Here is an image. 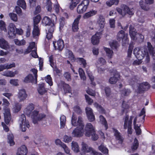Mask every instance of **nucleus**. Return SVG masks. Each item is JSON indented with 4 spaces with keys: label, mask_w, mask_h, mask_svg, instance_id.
Segmentation results:
<instances>
[{
    "label": "nucleus",
    "mask_w": 155,
    "mask_h": 155,
    "mask_svg": "<svg viewBox=\"0 0 155 155\" xmlns=\"http://www.w3.org/2000/svg\"><path fill=\"white\" fill-rule=\"evenodd\" d=\"M148 50L144 48L143 49L139 47L136 48L134 50V54L137 59L134 61L133 63L134 65L140 64L142 62L141 60L145 57V62L148 63L150 61L149 54L151 55L153 59H155V51L154 50L151 44L149 42L147 43Z\"/></svg>",
    "instance_id": "nucleus-1"
},
{
    "label": "nucleus",
    "mask_w": 155,
    "mask_h": 155,
    "mask_svg": "<svg viewBox=\"0 0 155 155\" xmlns=\"http://www.w3.org/2000/svg\"><path fill=\"white\" fill-rule=\"evenodd\" d=\"M31 117L32 119L33 123L36 124L38 123L39 121L45 120L46 116L44 114H39L38 111L34 110L32 113Z\"/></svg>",
    "instance_id": "nucleus-2"
},
{
    "label": "nucleus",
    "mask_w": 155,
    "mask_h": 155,
    "mask_svg": "<svg viewBox=\"0 0 155 155\" xmlns=\"http://www.w3.org/2000/svg\"><path fill=\"white\" fill-rule=\"evenodd\" d=\"M18 123L20 128L23 132H25L30 126L28 121L26 120L25 115L24 114H22L20 117Z\"/></svg>",
    "instance_id": "nucleus-3"
},
{
    "label": "nucleus",
    "mask_w": 155,
    "mask_h": 155,
    "mask_svg": "<svg viewBox=\"0 0 155 155\" xmlns=\"http://www.w3.org/2000/svg\"><path fill=\"white\" fill-rule=\"evenodd\" d=\"M128 35L122 31H120L117 34V39L119 41L122 40L123 46H127L128 44Z\"/></svg>",
    "instance_id": "nucleus-4"
},
{
    "label": "nucleus",
    "mask_w": 155,
    "mask_h": 155,
    "mask_svg": "<svg viewBox=\"0 0 155 155\" xmlns=\"http://www.w3.org/2000/svg\"><path fill=\"white\" fill-rule=\"evenodd\" d=\"M133 118V116H130V119H129L128 116H126L125 119L124 123V128L125 129L128 128V133L129 134H131L132 133L131 125Z\"/></svg>",
    "instance_id": "nucleus-5"
},
{
    "label": "nucleus",
    "mask_w": 155,
    "mask_h": 155,
    "mask_svg": "<svg viewBox=\"0 0 155 155\" xmlns=\"http://www.w3.org/2000/svg\"><path fill=\"white\" fill-rule=\"evenodd\" d=\"M71 124L74 126H78L79 127H84V125L83 123L82 118L79 117L77 120V117L75 116L74 113H73L71 119Z\"/></svg>",
    "instance_id": "nucleus-6"
},
{
    "label": "nucleus",
    "mask_w": 155,
    "mask_h": 155,
    "mask_svg": "<svg viewBox=\"0 0 155 155\" xmlns=\"http://www.w3.org/2000/svg\"><path fill=\"white\" fill-rule=\"evenodd\" d=\"M84 131V134L86 137H90L91 133H93L92 136L94 135V131H95L94 127L90 123H88L86 124Z\"/></svg>",
    "instance_id": "nucleus-7"
},
{
    "label": "nucleus",
    "mask_w": 155,
    "mask_h": 155,
    "mask_svg": "<svg viewBox=\"0 0 155 155\" xmlns=\"http://www.w3.org/2000/svg\"><path fill=\"white\" fill-rule=\"evenodd\" d=\"M81 150L85 153L91 152V154L93 155H98L99 154L97 152L94 150L84 142L81 143Z\"/></svg>",
    "instance_id": "nucleus-8"
},
{
    "label": "nucleus",
    "mask_w": 155,
    "mask_h": 155,
    "mask_svg": "<svg viewBox=\"0 0 155 155\" xmlns=\"http://www.w3.org/2000/svg\"><path fill=\"white\" fill-rule=\"evenodd\" d=\"M84 127H77L72 132V137H79L82 136L84 133Z\"/></svg>",
    "instance_id": "nucleus-9"
},
{
    "label": "nucleus",
    "mask_w": 155,
    "mask_h": 155,
    "mask_svg": "<svg viewBox=\"0 0 155 155\" xmlns=\"http://www.w3.org/2000/svg\"><path fill=\"white\" fill-rule=\"evenodd\" d=\"M16 27L15 24L11 23L9 25L8 27V35L9 38H12L15 37V35Z\"/></svg>",
    "instance_id": "nucleus-10"
},
{
    "label": "nucleus",
    "mask_w": 155,
    "mask_h": 155,
    "mask_svg": "<svg viewBox=\"0 0 155 155\" xmlns=\"http://www.w3.org/2000/svg\"><path fill=\"white\" fill-rule=\"evenodd\" d=\"M17 97L19 102L24 101L27 97V94L24 89L20 90L18 93Z\"/></svg>",
    "instance_id": "nucleus-11"
},
{
    "label": "nucleus",
    "mask_w": 155,
    "mask_h": 155,
    "mask_svg": "<svg viewBox=\"0 0 155 155\" xmlns=\"http://www.w3.org/2000/svg\"><path fill=\"white\" fill-rule=\"evenodd\" d=\"M101 35V32H97L91 38V43L93 45L98 44L99 42V40L101 38L100 36Z\"/></svg>",
    "instance_id": "nucleus-12"
},
{
    "label": "nucleus",
    "mask_w": 155,
    "mask_h": 155,
    "mask_svg": "<svg viewBox=\"0 0 155 155\" xmlns=\"http://www.w3.org/2000/svg\"><path fill=\"white\" fill-rule=\"evenodd\" d=\"M53 44L55 50H62L64 47L63 41L62 40L59 39L57 42H53Z\"/></svg>",
    "instance_id": "nucleus-13"
},
{
    "label": "nucleus",
    "mask_w": 155,
    "mask_h": 155,
    "mask_svg": "<svg viewBox=\"0 0 155 155\" xmlns=\"http://www.w3.org/2000/svg\"><path fill=\"white\" fill-rule=\"evenodd\" d=\"M55 29L54 24H52V26H49L47 28L48 31L47 33L46 37L48 39H51L52 37L53 33Z\"/></svg>",
    "instance_id": "nucleus-14"
},
{
    "label": "nucleus",
    "mask_w": 155,
    "mask_h": 155,
    "mask_svg": "<svg viewBox=\"0 0 155 155\" xmlns=\"http://www.w3.org/2000/svg\"><path fill=\"white\" fill-rule=\"evenodd\" d=\"M129 28V33L131 39L134 40L137 39V35L138 34L135 31L134 27L132 25H130Z\"/></svg>",
    "instance_id": "nucleus-15"
},
{
    "label": "nucleus",
    "mask_w": 155,
    "mask_h": 155,
    "mask_svg": "<svg viewBox=\"0 0 155 155\" xmlns=\"http://www.w3.org/2000/svg\"><path fill=\"white\" fill-rule=\"evenodd\" d=\"M28 150L24 145L21 146L17 150L16 155H27Z\"/></svg>",
    "instance_id": "nucleus-16"
},
{
    "label": "nucleus",
    "mask_w": 155,
    "mask_h": 155,
    "mask_svg": "<svg viewBox=\"0 0 155 155\" xmlns=\"http://www.w3.org/2000/svg\"><path fill=\"white\" fill-rule=\"evenodd\" d=\"M4 116L5 122L7 124H8L11 120V114L10 110L9 109H5Z\"/></svg>",
    "instance_id": "nucleus-17"
},
{
    "label": "nucleus",
    "mask_w": 155,
    "mask_h": 155,
    "mask_svg": "<svg viewBox=\"0 0 155 155\" xmlns=\"http://www.w3.org/2000/svg\"><path fill=\"white\" fill-rule=\"evenodd\" d=\"M114 76L111 77L109 80V82L110 84H115L118 80L120 75L118 72L115 71L114 74Z\"/></svg>",
    "instance_id": "nucleus-18"
},
{
    "label": "nucleus",
    "mask_w": 155,
    "mask_h": 155,
    "mask_svg": "<svg viewBox=\"0 0 155 155\" xmlns=\"http://www.w3.org/2000/svg\"><path fill=\"white\" fill-rule=\"evenodd\" d=\"M37 91L38 93L43 95L47 92V89L45 87V84L42 83L38 85Z\"/></svg>",
    "instance_id": "nucleus-19"
},
{
    "label": "nucleus",
    "mask_w": 155,
    "mask_h": 155,
    "mask_svg": "<svg viewBox=\"0 0 155 155\" xmlns=\"http://www.w3.org/2000/svg\"><path fill=\"white\" fill-rule=\"evenodd\" d=\"M18 72L17 71H6L3 72L2 75L4 76L7 77H13L18 74Z\"/></svg>",
    "instance_id": "nucleus-20"
},
{
    "label": "nucleus",
    "mask_w": 155,
    "mask_h": 155,
    "mask_svg": "<svg viewBox=\"0 0 155 155\" xmlns=\"http://www.w3.org/2000/svg\"><path fill=\"white\" fill-rule=\"evenodd\" d=\"M0 47L5 50H7L9 48L8 42L3 38L0 39Z\"/></svg>",
    "instance_id": "nucleus-21"
},
{
    "label": "nucleus",
    "mask_w": 155,
    "mask_h": 155,
    "mask_svg": "<svg viewBox=\"0 0 155 155\" xmlns=\"http://www.w3.org/2000/svg\"><path fill=\"white\" fill-rule=\"evenodd\" d=\"M97 23L100 27V28H98V29H102L104 28L105 24V19L102 16L100 15L99 16L97 20Z\"/></svg>",
    "instance_id": "nucleus-22"
},
{
    "label": "nucleus",
    "mask_w": 155,
    "mask_h": 155,
    "mask_svg": "<svg viewBox=\"0 0 155 155\" xmlns=\"http://www.w3.org/2000/svg\"><path fill=\"white\" fill-rule=\"evenodd\" d=\"M81 17L80 16H79L74 20L72 26V30L74 32H76L78 30L79 21Z\"/></svg>",
    "instance_id": "nucleus-23"
},
{
    "label": "nucleus",
    "mask_w": 155,
    "mask_h": 155,
    "mask_svg": "<svg viewBox=\"0 0 155 155\" xmlns=\"http://www.w3.org/2000/svg\"><path fill=\"white\" fill-rule=\"evenodd\" d=\"M61 86L63 85V87L64 91L65 93H71V90L70 86L67 84H65L63 81H61ZM59 86L61 87V84H59Z\"/></svg>",
    "instance_id": "nucleus-24"
},
{
    "label": "nucleus",
    "mask_w": 155,
    "mask_h": 155,
    "mask_svg": "<svg viewBox=\"0 0 155 155\" xmlns=\"http://www.w3.org/2000/svg\"><path fill=\"white\" fill-rule=\"evenodd\" d=\"M71 148L74 153H77L79 151L80 148L78 143L76 142L73 141L71 143Z\"/></svg>",
    "instance_id": "nucleus-25"
},
{
    "label": "nucleus",
    "mask_w": 155,
    "mask_h": 155,
    "mask_svg": "<svg viewBox=\"0 0 155 155\" xmlns=\"http://www.w3.org/2000/svg\"><path fill=\"white\" fill-rule=\"evenodd\" d=\"M150 87L148 83L144 82L140 84L139 86V91L141 92L148 89Z\"/></svg>",
    "instance_id": "nucleus-26"
},
{
    "label": "nucleus",
    "mask_w": 155,
    "mask_h": 155,
    "mask_svg": "<svg viewBox=\"0 0 155 155\" xmlns=\"http://www.w3.org/2000/svg\"><path fill=\"white\" fill-rule=\"evenodd\" d=\"M123 8L125 15L126 13L130 15H132L134 14V9L133 8L130 9L127 6L124 5H123Z\"/></svg>",
    "instance_id": "nucleus-27"
},
{
    "label": "nucleus",
    "mask_w": 155,
    "mask_h": 155,
    "mask_svg": "<svg viewBox=\"0 0 155 155\" xmlns=\"http://www.w3.org/2000/svg\"><path fill=\"white\" fill-rule=\"evenodd\" d=\"M97 14V11L92 10L84 14L83 18L85 19H87Z\"/></svg>",
    "instance_id": "nucleus-28"
},
{
    "label": "nucleus",
    "mask_w": 155,
    "mask_h": 155,
    "mask_svg": "<svg viewBox=\"0 0 155 155\" xmlns=\"http://www.w3.org/2000/svg\"><path fill=\"white\" fill-rule=\"evenodd\" d=\"M33 49H36L35 44L34 42H32L30 44L29 46L25 51V54H27L29 53Z\"/></svg>",
    "instance_id": "nucleus-29"
},
{
    "label": "nucleus",
    "mask_w": 155,
    "mask_h": 155,
    "mask_svg": "<svg viewBox=\"0 0 155 155\" xmlns=\"http://www.w3.org/2000/svg\"><path fill=\"white\" fill-rule=\"evenodd\" d=\"M42 23L45 25H48L49 26H52L51 21L50 18L48 17L45 16L42 19Z\"/></svg>",
    "instance_id": "nucleus-30"
},
{
    "label": "nucleus",
    "mask_w": 155,
    "mask_h": 155,
    "mask_svg": "<svg viewBox=\"0 0 155 155\" xmlns=\"http://www.w3.org/2000/svg\"><path fill=\"white\" fill-rule=\"evenodd\" d=\"M64 54L66 58H69L72 61L74 60V58L72 51L67 49L65 51Z\"/></svg>",
    "instance_id": "nucleus-31"
},
{
    "label": "nucleus",
    "mask_w": 155,
    "mask_h": 155,
    "mask_svg": "<svg viewBox=\"0 0 155 155\" xmlns=\"http://www.w3.org/2000/svg\"><path fill=\"white\" fill-rule=\"evenodd\" d=\"M87 7L85 6H84L82 4H79L77 8V12L79 14H81L85 12L87 9Z\"/></svg>",
    "instance_id": "nucleus-32"
},
{
    "label": "nucleus",
    "mask_w": 155,
    "mask_h": 155,
    "mask_svg": "<svg viewBox=\"0 0 155 155\" xmlns=\"http://www.w3.org/2000/svg\"><path fill=\"white\" fill-rule=\"evenodd\" d=\"M17 5L21 7L23 9L25 10L26 8V5L24 0H18L17 2Z\"/></svg>",
    "instance_id": "nucleus-33"
},
{
    "label": "nucleus",
    "mask_w": 155,
    "mask_h": 155,
    "mask_svg": "<svg viewBox=\"0 0 155 155\" xmlns=\"http://www.w3.org/2000/svg\"><path fill=\"white\" fill-rule=\"evenodd\" d=\"M34 78L32 75L31 74H30L27 76L24 79V81L26 83H29L32 82L34 84H35L34 82H35V79L33 80Z\"/></svg>",
    "instance_id": "nucleus-34"
},
{
    "label": "nucleus",
    "mask_w": 155,
    "mask_h": 155,
    "mask_svg": "<svg viewBox=\"0 0 155 155\" xmlns=\"http://www.w3.org/2000/svg\"><path fill=\"white\" fill-rule=\"evenodd\" d=\"M2 71L5 69H8L11 68H12L15 67V64L14 63L10 64H5L1 65Z\"/></svg>",
    "instance_id": "nucleus-35"
},
{
    "label": "nucleus",
    "mask_w": 155,
    "mask_h": 155,
    "mask_svg": "<svg viewBox=\"0 0 155 155\" xmlns=\"http://www.w3.org/2000/svg\"><path fill=\"white\" fill-rule=\"evenodd\" d=\"M99 122L104 125L106 130L107 129L108 125L107 122L104 117L102 115H100L99 116Z\"/></svg>",
    "instance_id": "nucleus-36"
},
{
    "label": "nucleus",
    "mask_w": 155,
    "mask_h": 155,
    "mask_svg": "<svg viewBox=\"0 0 155 155\" xmlns=\"http://www.w3.org/2000/svg\"><path fill=\"white\" fill-rule=\"evenodd\" d=\"M34 109V105L32 104H30L25 109V111L27 114H30L31 115H32V112H31Z\"/></svg>",
    "instance_id": "nucleus-37"
},
{
    "label": "nucleus",
    "mask_w": 155,
    "mask_h": 155,
    "mask_svg": "<svg viewBox=\"0 0 155 155\" xmlns=\"http://www.w3.org/2000/svg\"><path fill=\"white\" fill-rule=\"evenodd\" d=\"M106 63V61L104 58H99L97 61L96 66L97 67H98V66H102L105 64Z\"/></svg>",
    "instance_id": "nucleus-38"
},
{
    "label": "nucleus",
    "mask_w": 155,
    "mask_h": 155,
    "mask_svg": "<svg viewBox=\"0 0 155 155\" xmlns=\"http://www.w3.org/2000/svg\"><path fill=\"white\" fill-rule=\"evenodd\" d=\"M139 4L141 8L144 10L148 11L150 9L149 6L146 5L145 2L143 0H141L139 2Z\"/></svg>",
    "instance_id": "nucleus-39"
},
{
    "label": "nucleus",
    "mask_w": 155,
    "mask_h": 155,
    "mask_svg": "<svg viewBox=\"0 0 155 155\" xmlns=\"http://www.w3.org/2000/svg\"><path fill=\"white\" fill-rule=\"evenodd\" d=\"M33 35L34 37L38 36L39 35V31L38 26L36 25L34 26L33 30Z\"/></svg>",
    "instance_id": "nucleus-40"
},
{
    "label": "nucleus",
    "mask_w": 155,
    "mask_h": 155,
    "mask_svg": "<svg viewBox=\"0 0 155 155\" xmlns=\"http://www.w3.org/2000/svg\"><path fill=\"white\" fill-rule=\"evenodd\" d=\"M41 19V17L39 15H38L35 17L33 18L34 26H38V24L40 22Z\"/></svg>",
    "instance_id": "nucleus-41"
},
{
    "label": "nucleus",
    "mask_w": 155,
    "mask_h": 155,
    "mask_svg": "<svg viewBox=\"0 0 155 155\" xmlns=\"http://www.w3.org/2000/svg\"><path fill=\"white\" fill-rule=\"evenodd\" d=\"M104 49L108 57L109 58H111L113 54V52L112 50H110V48L105 47H104Z\"/></svg>",
    "instance_id": "nucleus-42"
},
{
    "label": "nucleus",
    "mask_w": 155,
    "mask_h": 155,
    "mask_svg": "<svg viewBox=\"0 0 155 155\" xmlns=\"http://www.w3.org/2000/svg\"><path fill=\"white\" fill-rule=\"evenodd\" d=\"M66 118L64 115H62L60 117V127L61 128H63L65 126Z\"/></svg>",
    "instance_id": "nucleus-43"
},
{
    "label": "nucleus",
    "mask_w": 155,
    "mask_h": 155,
    "mask_svg": "<svg viewBox=\"0 0 155 155\" xmlns=\"http://www.w3.org/2000/svg\"><path fill=\"white\" fill-rule=\"evenodd\" d=\"M13 110L15 112H18L21 109V105L18 103H15L13 106Z\"/></svg>",
    "instance_id": "nucleus-44"
},
{
    "label": "nucleus",
    "mask_w": 155,
    "mask_h": 155,
    "mask_svg": "<svg viewBox=\"0 0 155 155\" xmlns=\"http://www.w3.org/2000/svg\"><path fill=\"white\" fill-rule=\"evenodd\" d=\"M145 110L144 108H143L142 110L139 115L138 116V117L139 118V119H140V120L139 121V122L142 121L144 120L145 116Z\"/></svg>",
    "instance_id": "nucleus-45"
},
{
    "label": "nucleus",
    "mask_w": 155,
    "mask_h": 155,
    "mask_svg": "<svg viewBox=\"0 0 155 155\" xmlns=\"http://www.w3.org/2000/svg\"><path fill=\"white\" fill-rule=\"evenodd\" d=\"M114 132V135L116 137L117 139L119 140L121 142L122 140L123 139L122 137L120 136V133L117 131V130L114 129L113 130Z\"/></svg>",
    "instance_id": "nucleus-46"
},
{
    "label": "nucleus",
    "mask_w": 155,
    "mask_h": 155,
    "mask_svg": "<svg viewBox=\"0 0 155 155\" xmlns=\"http://www.w3.org/2000/svg\"><path fill=\"white\" fill-rule=\"evenodd\" d=\"M99 150L104 154H107L108 152V149L103 145L101 144L99 147Z\"/></svg>",
    "instance_id": "nucleus-47"
},
{
    "label": "nucleus",
    "mask_w": 155,
    "mask_h": 155,
    "mask_svg": "<svg viewBox=\"0 0 155 155\" xmlns=\"http://www.w3.org/2000/svg\"><path fill=\"white\" fill-rule=\"evenodd\" d=\"M77 60L79 63L81 65L82 64L84 68H85L86 67V61L84 59L82 58H78Z\"/></svg>",
    "instance_id": "nucleus-48"
},
{
    "label": "nucleus",
    "mask_w": 155,
    "mask_h": 155,
    "mask_svg": "<svg viewBox=\"0 0 155 155\" xmlns=\"http://www.w3.org/2000/svg\"><path fill=\"white\" fill-rule=\"evenodd\" d=\"M13 135L11 134L8 135V142L11 146H13L15 144V142L13 140Z\"/></svg>",
    "instance_id": "nucleus-49"
},
{
    "label": "nucleus",
    "mask_w": 155,
    "mask_h": 155,
    "mask_svg": "<svg viewBox=\"0 0 155 155\" xmlns=\"http://www.w3.org/2000/svg\"><path fill=\"white\" fill-rule=\"evenodd\" d=\"M94 106L98 110L102 113H105V111L102 107L98 103L96 102L94 104Z\"/></svg>",
    "instance_id": "nucleus-50"
},
{
    "label": "nucleus",
    "mask_w": 155,
    "mask_h": 155,
    "mask_svg": "<svg viewBox=\"0 0 155 155\" xmlns=\"http://www.w3.org/2000/svg\"><path fill=\"white\" fill-rule=\"evenodd\" d=\"M0 30L6 32L7 30L6 27V24L3 21L0 20Z\"/></svg>",
    "instance_id": "nucleus-51"
},
{
    "label": "nucleus",
    "mask_w": 155,
    "mask_h": 155,
    "mask_svg": "<svg viewBox=\"0 0 155 155\" xmlns=\"http://www.w3.org/2000/svg\"><path fill=\"white\" fill-rule=\"evenodd\" d=\"M86 72L91 82V84L94 86H95V83L94 82H93V81L94 80V77L93 76L92 73L90 71L88 70H87Z\"/></svg>",
    "instance_id": "nucleus-52"
},
{
    "label": "nucleus",
    "mask_w": 155,
    "mask_h": 155,
    "mask_svg": "<svg viewBox=\"0 0 155 155\" xmlns=\"http://www.w3.org/2000/svg\"><path fill=\"white\" fill-rule=\"evenodd\" d=\"M45 80L46 82L48 83L50 86L53 85V82L52 81V79L50 75H48L45 77Z\"/></svg>",
    "instance_id": "nucleus-53"
},
{
    "label": "nucleus",
    "mask_w": 155,
    "mask_h": 155,
    "mask_svg": "<svg viewBox=\"0 0 155 155\" xmlns=\"http://www.w3.org/2000/svg\"><path fill=\"white\" fill-rule=\"evenodd\" d=\"M78 71L81 79L83 80H85L86 79V77L85 76L84 72L82 68H79Z\"/></svg>",
    "instance_id": "nucleus-54"
},
{
    "label": "nucleus",
    "mask_w": 155,
    "mask_h": 155,
    "mask_svg": "<svg viewBox=\"0 0 155 155\" xmlns=\"http://www.w3.org/2000/svg\"><path fill=\"white\" fill-rule=\"evenodd\" d=\"M8 15L11 19L14 21H17L18 17L17 15L13 13H10Z\"/></svg>",
    "instance_id": "nucleus-55"
},
{
    "label": "nucleus",
    "mask_w": 155,
    "mask_h": 155,
    "mask_svg": "<svg viewBox=\"0 0 155 155\" xmlns=\"http://www.w3.org/2000/svg\"><path fill=\"white\" fill-rule=\"evenodd\" d=\"M80 0H72L71 4L70 6V8L71 9H73L74 8L76 7Z\"/></svg>",
    "instance_id": "nucleus-56"
},
{
    "label": "nucleus",
    "mask_w": 155,
    "mask_h": 155,
    "mask_svg": "<svg viewBox=\"0 0 155 155\" xmlns=\"http://www.w3.org/2000/svg\"><path fill=\"white\" fill-rule=\"evenodd\" d=\"M15 12L19 16H23L24 13L22 12V10L18 6H16L15 8Z\"/></svg>",
    "instance_id": "nucleus-57"
},
{
    "label": "nucleus",
    "mask_w": 155,
    "mask_h": 155,
    "mask_svg": "<svg viewBox=\"0 0 155 155\" xmlns=\"http://www.w3.org/2000/svg\"><path fill=\"white\" fill-rule=\"evenodd\" d=\"M14 41L15 44L18 45H24L25 43V41L24 40L19 41L17 39H15Z\"/></svg>",
    "instance_id": "nucleus-58"
},
{
    "label": "nucleus",
    "mask_w": 155,
    "mask_h": 155,
    "mask_svg": "<svg viewBox=\"0 0 155 155\" xmlns=\"http://www.w3.org/2000/svg\"><path fill=\"white\" fill-rule=\"evenodd\" d=\"M72 139V138L71 136H68L67 135H65L63 137V141L66 143H69L71 142Z\"/></svg>",
    "instance_id": "nucleus-59"
},
{
    "label": "nucleus",
    "mask_w": 155,
    "mask_h": 155,
    "mask_svg": "<svg viewBox=\"0 0 155 155\" xmlns=\"http://www.w3.org/2000/svg\"><path fill=\"white\" fill-rule=\"evenodd\" d=\"M110 45L112 48L116 49L119 45L117 42L116 41H112L110 43Z\"/></svg>",
    "instance_id": "nucleus-60"
},
{
    "label": "nucleus",
    "mask_w": 155,
    "mask_h": 155,
    "mask_svg": "<svg viewBox=\"0 0 155 155\" xmlns=\"http://www.w3.org/2000/svg\"><path fill=\"white\" fill-rule=\"evenodd\" d=\"M47 8L48 10L51 12L52 9V3L50 0H46Z\"/></svg>",
    "instance_id": "nucleus-61"
},
{
    "label": "nucleus",
    "mask_w": 155,
    "mask_h": 155,
    "mask_svg": "<svg viewBox=\"0 0 155 155\" xmlns=\"http://www.w3.org/2000/svg\"><path fill=\"white\" fill-rule=\"evenodd\" d=\"M31 71L33 73V74L35 75V82H34L35 83V84H36L37 83V73L38 72V70L35 68H32L31 69Z\"/></svg>",
    "instance_id": "nucleus-62"
},
{
    "label": "nucleus",
    "mask_w": 155,
    "mask_h": 155,
    "mask_svg": "<svg viewBox=\"0 0 155 155\" xmlns=\"http://www.w3.org/2000/svg\"><path fill=\"white\" fill-rule=\"evenodd\" d=\"M130 93V91L128 89H123L121 91V93L122 96H127Z\"/></svg>",
    "instance_id": "nucleus-63"
},
{
    "label": "nucleus",
    "mask_w": 155,
    "mask_h": 155,
    "mask_svg": "<svg viewBox=\"0 0 155 155\" xmlns=\"http://www.w3.org/2000/svg\"><path fill=\"white\" fill-rule=\"evenodd\" d=\"M139 143L137 139L135 138L133 146H132V149L133 150H136L138 146Z\"/></svg>",
    "instance_id": "nucleus-64"
}]
</instances>
